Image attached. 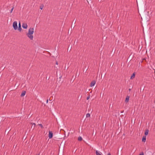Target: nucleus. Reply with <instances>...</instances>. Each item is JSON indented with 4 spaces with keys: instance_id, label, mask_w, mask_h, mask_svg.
Here are the masks:
<instances>
[{
    "instance_id": "14",
    "label": "nucleus",
    "mask_w": 155,
    "mask_h": 155,
    "mask_svg": "<svg viewBox=\"0 0 155 155\" xmlns=\"http://www.w3.org/2000/svg\"><path fill=\"white\" fill-rule=\"evenodd\" d=\"M78 140L81 141L82 140V138L80 136L78 137Z\"/></svg>"
},
{
    "instance_id": "18",
    "label": "nucleus",
    "mask_w": 155,
    "mask_h": 155,
    "mask_svg": "<svg viewBox=\"0 0 155 155\" xmlns=\"http://www.w3.org/2000/svg\"><path fill=\"white\" fill-rule=\"evenodd\" d=\"M39 126H40L41 128L43 127V126L41 124H38Z\"/></svg>"
},
{
    "instance_id": "8",
    "label": "nucleus",
    "mask_w": 155,
    "mask_h": 155,
    "mask_svg": "<svg viewBox=\"0 0 155 155\" xmlns=\"http://www.w3.org/2000/svg\"><path fill=\"white\" fill-rule=\"evenodd\" d=\"M129 97L128 96H127L126 99H125V102H127H127H128L129 101Z\"/></svg>"
},
{
    "instance_id": "13",
    "label": "nucleus",
    "mask_w": 155,
    "mask_h": 155,
    "mask_svg": "<svg viewBox=\"0 0 155 155\" xmlns=\"http://www.w3.org/2000/svg\"><path fill=\"white\" fill-rule=\"evenodd\" d=\"M149 130H146L145 132V135H148V134Z\"/></svg>"
},
{
    "instance_id": "12",
    "label": "nucleus",
    "mask_w": 155,
    "mask_h": 155,
    "mask_svg": "<svg viewBox=\"0 0 155 155\" xmlns=\"http://www.w3.org/2000/svg\"><path fill=\"white\" fill-rule=\"evenodd\" d=\"M31 124H32V125L31 127H32L33 126V125L34 126H33V129H34L35 128V126L36 125L35 124V123H31Z\"/></svg>"
},
{
    "instance_id": "4",
    "label": "nucleus",
    "mask_w": 155,
    "mask_h": 155,
    "mask_svg": "<svg viewBox=\"0 0 155 155\" xmlns=\"http://www.w3.org/2000/svg\"><path fill=\"white\" fill-rule=\"evenodd\" d=\"M22 27L24 29H27L28 27V25L26 23H23L22 25Z\"/></svg>"
},
{
    "instance_id": "16",
    "label": "nucleus",
    "mask_w": 155,
    "mask_h": 155,
    "mask_svg": "<svg viewBox=\"0 0 155 155\" xmlns=\"http://www.w3.org/2000/svg\"><path fill=\"white\" fill-rule=\"evenodd\" d=\"M43 7H44V5H41L40 6V9L41 10H42L43 8Z\"/></svg>"
},
{
    "instance_id": "3",
    "label": "nucleus",
    "mask_w": 155,
    "mask_h": 155,
    "mask_svg": "<svg viewBox=\"0 0 155 155\" xmlns=\"http://www.w3.org/2000/svg\"><path fill=\"white\" fill-rule=\"evenodd\" d=\"M53 136V134L52 131H49V134H48V137L49 139L51 138Z\"/></svg>"
},
{
    "instance_id": "6",
    "label": "nucleus",
    "mask_w": 155,
    "mask_h": 155,
    "mask_svg": "<svg viewBox=\"0 0 155 155\" xmlns=\"http://www.w3.org/2000/svg\"><path fill=\"white\" fill-rule=\"evenodd\" d=\"M96 155H102V153L98 150L96 151Z\"/></svg>"
},
{
    "instance_id": "2",
    "label": "nucleus",
    "mask_w": 155,
    "mask_h": 155,
    "mask_svg": "<svg viewBox=\"0 0 155 155\" xmlns=\"http://www.w3.org/2000/svg\"><path fill=\"white\" fill-rule=\"evenodd\" d=\"M13 27L14 30H16L18 28L17 22L16 21H15L13 24Z\"/></svg>"
},
{
    "instance_id": "19",
    "label": "nucleus",
    "mask_w": 155,
    "mask_h": 155,
    "mask_svg": "<svg viewBox=\"0 0 155 155\" xmlns=\"http://www.w3.org/2000/svg\"><path fill=\"white\" fill-rule=\"evenodd\" d=\"M139 155H144V153L143 152H142L140 153Z\"/></svg>"
},
{
    "instance_id": "5",
    "label": "nucleus",
    "mask_w": 155,
    "mask_h": 155,
    "mask_svg": "<svg viewBox=\"0 0 155 155\" xmlns=\"http://www.w3.org/2000/svg\"><path fill=\"white\" fill-rule=\"evenodd\" d=\"M96 82L95 81H92L90 84V87H92L95 84Z\"/></svg>"
},
{
    "instance_id": "20",
    "label": "nucleus",
    "mask_w": 155,
    "mask_h": 155,
    "mask_svg": "<svg viewBox=\"0 0 155 155\" xmlns=\"http://www.w3.org/2000/svg\"><path fill=\"white\" fill-rule=\"evenodd\" d=\"M89 98H90V96H88L87 97V99L88 100L89 99Z\"/></svg>"
},
{
    "instance_id": "21",
    "label": "nucleus",
    "mask_w": 155,
    "mask_h": 155,
    "mask_svg": "<svg viewBox=\"0 0 155 155\" xmlns=\"http://www.w3.org/2000/svg\"><path fill=\"white\" fill-rule=\"evenodd\" d=\"M48 102V100H47L46 101V103L47 104Z\"/></svg>"
},
{
    "instance_id": "15",
    "label": "nucleus",
    "mask_w": 155,
    "mask_h": 155,
    "mask_svg": "<svg viewBox=\"0 0 155 155\" xmlns=\"http://www.w3.org/2000/svg\"><path fill=\"white\" fill-rule=\"evenodd\" d=\"M90 114L89 113H87L86 115V117L87 118V117H90Z\"/></svg>"
},
{
    "instance_id": "10",
    "label": "nucleus",
    "mask_w": 155,
    "mask_h": 155,
    "mask_svg": "<svg viewBox=\"0 0 155 155\" xmlns=\"http://www.w3.org/2000/svg\"><path fill=\"white\" fill-rule=\"evenodd\" d=\"M135 76V73H133V74L131 76V77H130V79H133L134 78Z\"/></svg>"
},
{
    "instance_id": "11",
    "label": "nucleus",
    "mask_w": 155,
    "mask_h": 155,
    "mask_svg": "<svg viewBox=\"0 0 155 155\" xmlns=\"http://www.w3.org/2000/svg\"><path fill=\"white\" fill-rule=\"evenodd\" d=\"M25 93H26V92L25 91H24L23 92L21 95V97H23L24 96L25 94Z\"/></svg>"
},
{
    "instance_id": "9",
    "label": "nucleus",
    "mask_w": 155,
    "mask_h": 155,
    "mask_svg": "<svg viewBox=\"0 0 155 155\" xmlns=\"http://www.w3.org/2000/svg\"><path fill=\"white\" fill-rule=\"evenodd\" d=\"M146 140V136H143L142 139V141L143 142H145Z\"/></svg>"
},
{
    "instance_id": "7",
    "label": "nucleus",
    "mask_w": 155,
    "mask_h": 155,
    "mask_svg": "<svg viewBox=\"0 0 155 155\" xmlns=\"http://www.w3.org/2000/svg\"><path fill=\"white\" fill-rule=\"evenodd\" d=\"M22 29L21 27V24L20 22H19L18 23V30H19L20 31Z\"/></svg>"
},
{
    "instance_id": "22",
    "label": "nucleus",
    "mask_w": 155,
    "mask_h": 155,
    "mask_svg": "<svg viewBox=\"0 0 155 155\" xmlns=\"http://www.w3.org/2000/svg\"><path fill=\"white\" fill-rule=\"evenodd\" d=\"M107 155H111V154L110 153H108Z\"/></svg>"
},
{
    "instance_id": "24",
    "label": "nucleus",
    "mask_w": 155,
    "mask_h": 155,
    "mask_svg": "<svg viewBox=\"0 0 155 155\" xmlns=\"http://www.w3.org/2000/svg\"><path fill=\"white\" fill-rule=\"evenodd\" d=\"M123 112H124V111H121V113H123Z\"/></svg>"
},
{
    "instance_id": "25",
    "label": "nucleus",
    "mask_w": 155,
    "mask_h": 155,
    "mask_svg": "<svg viewBox=\"0 0 155 155\" xmlns=\"http://www.w3.org/2000/svg\"><path fill=\"white\" fill-rule=\"evenodd\" d=\"M39 155V154H38V155Z\"/></svg>"
},
{
    "instance_id": "1",
    "label": "nucleus",
    "mask_w": 155,
    "mask_h": 155,
    "mask_svg": "<svg viewBox=\"0 0 155 155\" xmlns=\"http://www.w3.org/2000/svg\"><path fill=\"white\" fill-rule=\"evenodd\" d=\"M34 32V28H30L28 31V32L26 34L27 37L31 40H32L33 38V34Z\"/></svg>"
},
{
    "instance_id": "23",
    "label": "nucleus",
    "mask_w": 155,
    "mask_h": 155,
    "mask_svg": "<svg viewBox=\"0 0 155 155\" xmlns=\"http://www.w3.org/2000/svg\"><path fill=\"white\" fill-rule=\"evenodd\" d=\"M56 64L58 65V63L57 62H56Z\"/></svg>"
},
{
    "instance_id": "17",
    "label": "nucleus",
    "mask_w": 155,
    "mask_h": 155,
    "mask_svg": "<svg viewBox=\"0 0 155 155\" xmlns=\"http://www.w3.org/2000/svg\"><path fill=\"white\" fill-rule=\"evenodd\" d=\"M14 8V7H12V9H11V10H10V12L11 13L12 12V11H13V9Z\"/></svg>"
}]
</instances>
